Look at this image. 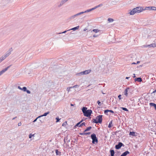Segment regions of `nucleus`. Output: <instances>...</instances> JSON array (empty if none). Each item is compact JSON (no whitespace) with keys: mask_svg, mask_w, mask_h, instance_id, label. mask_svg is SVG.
<instances>
[{"mask_svg":"<svg viewBox=\"0 0 156 156\" xmlns=\"http://www.w3.org/2000/svg\"><path fill=\"white\" fill-rule=\"evenodd\" d=\"M144 9L141 7H137L133 9L129 12L130 15H133L136 13H139L142 12Z\"/></svg>","mask_w":156,"mask_h":156,"instance_id":"1","label":"nucleus"},{"mask_svg":"<svg viewBox=\"0 0 156 156\" xmlns=\"http://www.w3.org/2000/svg\"><path fill=\"white\" fill-rule=\"evenodd\" d=\"M87 108L83 107L82 108V111L84 115L86 117H88L90 116L92 113V111L91 110H87Z\"/></svg>","mask_w":156,"mask_h":156,"instance_id":"2","label":"nucleus"},{"mask_svg":"<svg viewBox=\"0 0 156 156\" xmlns=\"http://www.w3.org/2000/svg\"><path fill=\"white\" fill-rule=\"evenodd\" d=\"M102 115H99V116L97 117L96 119H93V122L96 123H101L102 122Z\"/></svg>","mask_w":156,"mask_h":156,"instance_id":"3","label":"nucleus"},{"mask_svg":"<svg viewBox=\"0 0 156 156\" xmlns=\"http://www.w3.org/2000/svg\"><path fill=\"white\" fill-rule=\"evenodd\" d=\"M91 137L92 140V143L93 144H97L98 142V140L95 134L93 133L91 136Z\"/></svg>","mask_w":156,"mask_h":156,"instance_id":"4","label":"nucleus"},{"mask_svg":"<svg viewBox=\"0 0 156 156\" xmlns=\"http://www.w3.org/2000/svg\"><path fill=\"white\" fill-rule=\"evenodd\" d=\"M18 88L24 91H26L28 94H30V92L29 90H27V88L26 87H23V88H21L20 86H19Z\"/></svg>","mask_w":156,"mask_h":156,"instance_id":"5","label":"nucleus"},{"mask_svg":"<svg viewBox=\"0 0 156 156\" xmlns=\"http://www.w3.org/2000/svg\"><path fill=\"white\" fill-rule=\"evenodd\" d=\"M150 47L154 48L156 47V43H152L148 45H146L145 46V47Z\"/></svg>","mask_w":156,"mask_h":156,"instance_id":"6","label":"nucleus"},{"mask_svg":"<svg viewBox=\"0 0 156 156\" xmlns=\"http://www.w3.org/2000/svg\"><path fill=\"white\" fill-rule=\"evenodd\" d=\"M122 145L123 144L122 143L119 142V143L118 144L116 145L115 146V148L117 149H119L121 147Z\"/></svg>","mask_w":156,"mask_h":156,"instance_id":"7","label":"nucleus"},{"mask_svg":"<svg viewBox=\"0 0 156 156\" xmlns=\"http://www.w3.org/2000/svg\"><path fill=\"white\" fill-rule=\"evenodd\" d=\"M10 66H8L5 69H3L2 71L0 72V76L3 73H4L8 69L9 67Z\"/></svg>","mask_w":156,"mask_h":156,"instance_id":"8","label":"nucleus"},{"mask_svg":"<svg viewBox=\"0 0 156 156\" xmlns=\"http://www.w3.org/2000/svg\"><path fill=\"white\" fill-rule=\"evenodd\" d=\"M129 87L126 88L125 90L124 91V94L126 97L128 96V90H129Z\"/></svg>","mask_w":156,"mask_h":156,"instance_id":"9","label":"nucleus"},{"mask_svg":"<svg viewBox=\"0 0 156 156\" xmlns=\"http://www.w3.org/2000/svg\"><path fill=\"white\" fill-rule=\"evenodd\" d=\"M129 154V151H126L123 153L120 156H126V155Z\"/></svg>","mask_w":156,"mask_h":156,"instance_id":"10","label":"nucleus"},{"mask_svg":"<svg viewBox=\"0 0 156 156\" xmlns=\"http://www.w3.org/2000/svg\"><path fill=\"white\" fill-rule=\"evenodd\" d=\"M91 70H89V69L85 70V71H83V74H87L91 72Z\"/></svg>","mask_w":156,"mask_h":156,"instance_id":"11","label":"nucleus"},{"mask_svg":"<svg viewBox=\"0 0 156 156\" xmlns=\"http://www.w3.org/2000/svg\"><path fill=\"white\" fill-rule=\"evenodd\" d=\"M149 105L151 106L154 107L156 110V104L154 103H150Z\"/></svg>","mask_w":156,"mask_h":156,"instance_id":"12","label":"nucleus"},{"mask_svg":"<svg viewBox=\"0 0 156 156\" xmlns=\"http://www.w3.org/2000/svg\"><path fill=\"white\" fill-rule=\"evenodd\" d=\"M83 120H82L81 121H80V122L78 123L75 126V128H76L78 126L79 127L80 125V124L82 122Z\"/></svg>","mask_w":156,"mask_h":156,"instance_id":"13","label":"nucleus"},{"mask_svg":"<svg viewBox=\"0 0 156 156\" xmlns=\"http://www.w3.org/2000/svg\"><path fill=\"white\" fill-rule=\"evenodd\" d=\"M6 58V56H3L0 58V62L4 60Z\"/></svg>","mask_w":156,"mask_h":156,"instance_id":"14","label":"nucleus"},{"mask_svg":"<svg viewBox=\"0 0 156 156\" xmlns=\"http://www.w3.org/2000/svg\"><path fill=\"white\" fill-rule=\"evenodd\" d=\"M129 135L134 136H135V132H130L129 133Z\"/></svg>","mask_w":156,"mask_h":156,"instance_id":"15","label":"nucleus"},{"mask_svg":"<svg viewBox=\"0 0 156 156\" xmlns=\"http://www.w3.org/2000/svg\"><path fill=\"white\" fill-rule=\"evenodd\" d=\"M55 152L56 153V154L57 155H58L60 154L61 152H60L58 151V150H57V149L56 150H55Z\"/></svg>","mask_w":156,"mask_h":156,"instance_id":"16","label":"nucleus"},{"mask_svg":"<svg viewBox=\"0 0 156 156\" xmlns=\"http://www.w3.org/2000/svg\"><path fill=\"white\" fill-rule=\"evenodd\" d=\"M111 154V156H114V151L113 150L110 151Z\"/></svg>","mask_w":156,"mask_h":156,"instance_id":"17","label":"nucleus"},{"mask_svg":"<svg viewBox=\"0 0 156 156\" xmlns=\"http://www.w3.org/2000/svg\"><path fill=\"white\" fill-rule=\"evenodd\" d=\"M102 5H103L102 4H100V5H97V6H96L94 8H92V9H96V8H97L98 7H99L100 6H102Z\"/></svg>","mask_w":156,"mask_h":156,"instance_id":"18","label":"nucleus"},{"mask_svg":"<svg viewBox=\"0 0 156 156\" xmlns=\"http://www.w3.org/2000/svg\"><path fill=\"white\" fill-rule=\"evenodd\" d=\"M136 80L138 82H140L142 81V80L141 78H138L136 79Z\"/></svg>","mask_w":156,"mask_h":156,"instance_id":"19","label":"nucleus"},{"mask_svg":"<svg viewBox=\"0 0 156 156\" xmlns=\"http://www.w3.org/2000/svg\"><path fill=\"white\" fill-rule=\"evenodd\" d=\"M49 113V112H46V113H44L43 115H41L40 116L41 117H42V116H46Z\"/></svg>","mask_w":156,"mask_h":156,"instance_id":"20","label":"nucleus"},{"mask_svg":"<svg viewBox=\"0 0 156 156\" xmlns=\"http://www.w3.org/2000/svg\"><path fill=\"white\" fill-rule=\"evenodd\" d=\"M79 26H77L76 27H75L74 28H72V29H71V30H76L78 29L79 28Z\"/></svg>","mask_w":156,"mask_h":156,"instance_id":"21","label":"nucleus"},{"mask_svg":"<svg viewBox=\"0 0 156 156\" xmlns=\"http://www.w3.org/2000/svg\"><path fill=\"white\" fill-rule=\"evenodd\" d=\"M91 129V127L90 126L88 127L86 129H85L84 131V132L90 130Z\"/></svg>","mask_w":156,"mask_h":156,"instance_id":"22","label":"nucleus"},{"mask_svg":"<svg viewBox=\"0 0 156 156\" xmlns=\"http://www.w3.org/2000/svg\"><path fill=\"white\" fill-rule=\"evenodd\" d=\"M93 31L96 33H97V32H99V30L98 29H93Z\"/></svg>","mask_w":156,"mask_h":156,"instance_id":"23","label":"nucleus"},{"mask_svg":"<svg viewBox=\"0 0 156 156\" xmlns=\"http://www.w3.org/2000/svg\"><path fill=\"white\" fill-rule=\"evenodd\" d=\"M67 121H66V122H63L62 123V126H66L67 125Z\"/></svg>","mask_w":156,"mask_h":156,"instance_id":"24","label":"nucleus"},{"mask_svg":"<svg viewBox=\"0 0 156 156\" xmlns=\"http://www.w3.org/2000/svg\"><path fill=\"white\" fill-rule=\"evenodd\" d=\"M108 21L109 22H112L114 21V20L112 18H108Z\"/></svg>","mask_w":156,"mask_h":156,"instance_id":"25","label":"nucleus"},{"mask_svg":"<svg viewBox=\"0 0 156 156\" xmlns=\"http://www.w3.org/2000/svg\"><path fill=\"white\" fill-rule=\"evenodd\" d=\"M112 121H111L110 122V123H109V124L108 125V127L109 128H111L112 127Z\"/></svg>","mask_w":156,"mask_h":156,"instance_id":"26","label":"nucleus"},{"mask_svg":"<svg viewBox=\"0 0 156 156\" xmlns=\"http://www.w3.org/2000/svg\"><path fill=\"white\" fill-rule=\"evenodd\" d=\"M121 108L123 110H124V111H128V110L126 108H124V107H121Z\"/></svg>","mask_w":156,"mask_h":156,"instance_id":"27","label":"nucleus"},{"mask_svg":"<svg viewBox=\"0 0 156 156\" xmlns=\"http://www.w3.org/2000/svg\"><path fill=\"white\" fill-rule=\"evenodd\" d=\"M85 122H83L81 124L80 126L79 127H81L83 126H85Z\"/></svg>","mask_w":156,"mask_h":156,"instance_id":"28","label":"nucleus"},{"mask_svg":"<svg viewBox=\"0 0 156 156\" xmlns=\"http://www.w3.org/2000/svg\"><path fill=\"white\" fill-rule=\"evenodd\" d=\"M72 88V87H67V91H68V92H69L70 90V89L71 88Z\"/></svg>","mask_w":156,"mask_h":156,"instance_id":"29","label":"nucleus"},{"mask_svg":"<svg viewBox=\"0 0 156 156\" xmlns=\"http://www.w3.org/2000/svg\"><path fill=\"white\" fill-rule=\"evenodd\" d=\"M56 120V122H59L60 120L59 118L58 117H57L55 118Z\"/></svg>","mask_w":156,"mask_h":156,"instance_id":"30","label":"nucleus"},{"mask_svg":"<svg viewBox=\"0 0 156 156\" xmlns=\"http://www.w3.org/2000/svg\"><path fill=\"white\" fill-rule=\"evenodd\" d=\"M151 9H153V10H156V7H151Z\"/></svg>","mask_w":156,"mask_h":156,"instance_id":"31","label":"nucleus"},{"mask_svg":"<svg viewBox=\"0 0 156 156\" xmlns=\"http://www.w3.org/2000/svg\"><path fill=\"white\" fill-rule=\"evenodd\" d=\"M97 103L98 104V105L99 106H101V102L99 101H97Z\"/></svg>","mask_w":156,"mask_h":156,"instance_id":"32","label":"nucleus"},{"mask_svg":"<svg viewBox=\"0 0 156 156\" xmlns=\"http://www.w3.org/2000/svg\"><path fill=\"white\" fill-rule=\"evenodd\" d=\"M34 135H32V134H30L29 135V138H32V137L34 136Z\"/></svg>","mask_w":156,"mask_h":156,"instance_id":"33","label":"nucleus"},{"mask_svg":"<svg viewBox=\"0 0 156 156\" xmlns=\"http://www.w3.org/2000/svg\"><path fill=\"white\" fill-rule=\"evenodd\" d=\"M93 9H89V10H88L87 11H85L84 12H90V11H91L92 10H93Z\"/></svg>","mask_w":156,"mask_h":156,"instance_id":"34","label":"nucleus"},{"mask_svg":"<svg viewBox=\"0 0 156 156\" xmlns=\"http://www.w3.org/2000/svg\"><path fill=\"white\" fill-rule=\"evenodd\" d=\"M109 112V110H105V111H104V113L105 114H106V113L107 112Z\"/></svg>","mask_w":156,"mask_h":156,"instance_id":"35","label":"nucleus"},{"mask_svg":"<svg viewBox=\"0 0 156 156\" xmlns=\"http://www.w3.org/2000/svg\"><path fill=\"white\" fill-rule=\"evenodd\" d=\"M118 98L119 100L121 99V94H120L118 96Z\"/></svg>","mask_w":156,"mask_h":156,"instance_id":"36","label":"nucleus"},{"mask_svg":"<svg viewBox=\"0 0 156 156\" xmlns=\"http://www.w3.org/2000/svg\"><path fill=\"white\" fill-rule=\"evenodd\" d=\"M78 86L77 85H75L73 86V87H72V88H76Z\"/></svg>","mask_w":156,"mask_h":156,"instance_id":"37","label":"nucleus"},{"mask_svg":"<svg viewBox=\"0 0 156 156\" xmlns=\"http://www.w3.org/2000/svg\"><path fill=\"white\" fill-rule=\"evenodd\" d=\"M85 12H80L78 14H77L76 15H80L81 14H82V13H83Z\"/></svg>","mask_w":156,"mask_h":156,"instance_id":"38","label":"nucleus"},{"mask_svg":"<svg viewBox=\"0 0 156 156\" xmlns=\"http://www.w3.org/2000/svg\"><path fill=\"white\" fill-rule=\"evenodd\" d=\"M40 116H38L37 118L36 119H35L33 121V122H36V120H37V119L39 118V117H40Z\"/></svg>","mask_w":156,"mask_h":156,"instance_id":"39","label":"nucleus"},{"mask_svg":"<svg viewBox=\"0 0 156 156\" xmlns=\"http://www.w3.org/2000/svg\"><path fill=\"white\" fill-rule=\"evenodd\" d=\"M109 112H111L112 113H114V111L112 110H109Z\"/></svg>","mask_w":156,"mask_h":156,"instance_id":"40","label":"nucleus"},{"mask_svg":"<svg viewBox=\"0 0 156 156\" xmlns=\"http://www.w3.org/2000/svg\"><path fill=\"white\" fill-rule=\"evenodd\" d=\"M10 54V53H9L7 54H6V55L5 56H6V57L8 56H9Z\"/></svg>","mask_w":156,"mask_h":156,"instance_id":"41","label":"nucleus"},{"mask_svg":"<svg viewBox=\"0 0 156 156\" xmlns=\"http://www.w3.org/2000/svg\"><path fill=\"white\" fill-rule=\"evenodd\" d=\"M21 122L19 123H18V126H20L21 125Z\"/></svg>","mask_w":156,"mask_h":156,"instance_id":"42","label":"nucleus"},{"mask_svg":"<svg viewBox=\"0 0 156 156\" xmlns=\"http://www.w3.org/2000/svg\"><path fill=\"white\" fill-rule=\"evenodd\" d=\"M90 132H89V133H85V134H86V135L89 134H90Z\"/></svg>","mask_w":156,"mask_h":156,"instance_id":"43","label":"nucleus"},{"mask_svg":"<svg viewBox=\"0 0 156 156\" xmlns=\"http://www.w3.org/2000/svg\"><path fill=\"white\" fill-rule=\"evenodd\" d=\"M93 37H97V36H96V35H93Z\"/></svg>","mask_w":156,"mask_h":156,"instance_id":"44","label":"nucleus"},{"mask_svg":"<svg viewBox=\"0 0 156 156\" xmlns=\"http://www.w3.org/2000/svg\"><path fill=\"white\" fill-rule=\"evenodd\" d=\"M156 92V90H155L154 91H153V93H154Z\"/></svg>","mask_w":156,"mask_h":156,"instance_id":"45","label":"nucleus"},{"mask_svg":"<svg viewBox=\"0 0 156 156\" xmlns=\"http://www.w3.org/2000/svg\"><path fill=\"white\" fill-rule=\"evenodd\" d=\"M87 30V29H84V31H85Z\"/></svg>","mask_w":156,"mask_h":156,"instance_id":"46","label":"nucleus"},{"mask_svg":"<svg viewBox=\"0 0 156 156\" xmlns=\"http://www.w3.org/2000/svg\"><path fill=\"white\" fill-rule=\"evenodd\" d=\"M71 105L72 106H73V105L72 104H71Z\"/></svg>","mask_w":156,"mask_h":156,"instance_id":"47","label":"nucleus"},{"mask_svg":"<svg viewBox=\"0 0 156 156\" xmlns=\"http://www.w3.org/2000/svg\"><path fill=\"white\" fill-rule=\"evenodd\" d=\"M80 134H81V135H82L83 134V133H81Z\"/></svg>","mask_w":156,"mask_h":156,"instance_id":"48","label":"nucleus"},{"mask_svg":"<svg viewBox=\"0 0 156 156\" xmlns=\"http://www.w3.org/2000/svg\"><path fill=\"white\" fill-rule=\"evenodd\" d=\"M129 78V77H126V79H128Z\"/></svg>","mask_w":156,"mask_h":156,"instance_id":"49","label":"nucleus"},{"mask_svg":"<svg viewBox=\"0 0 156 156\" xmlns=\"http://www.w3.org/2000/svg\"><path fill=\"white\" fill-rule=\"evenodd\" d=\"M15 118H14L13 119H12L13 120L14 119H15Z\"/></svg>","mask_w":156,"mask_h":156,"instance_id":"50","label":"nucleus"}]
</instances>
